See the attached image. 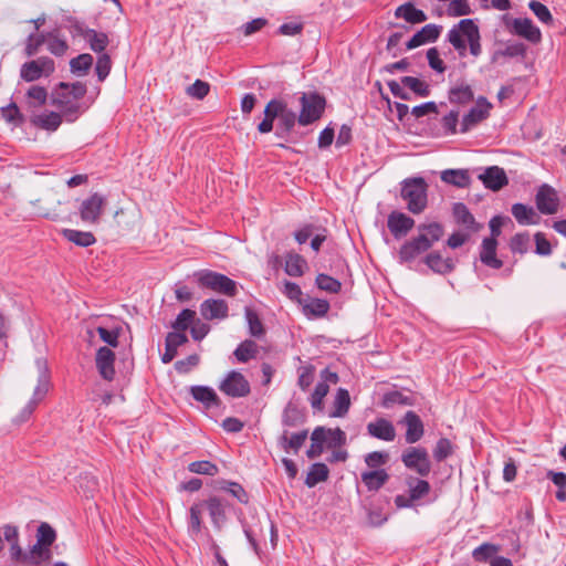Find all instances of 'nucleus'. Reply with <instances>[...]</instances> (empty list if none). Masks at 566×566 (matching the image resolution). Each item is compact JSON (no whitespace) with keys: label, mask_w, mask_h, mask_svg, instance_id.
<instances>
[{"label":"nucleus","mask_w":566,"mask_h":566,"mask_svg":"<svg viewBox=\"0 0 566 566\" xmlns=\"http://www.w3.org/2000/svg\"><path fill=\"white\" fill-rule=\"evenodd\" d=\"M203 512H205V505L202 504V501L193 503L189 509L188 534L191 537L197 536L202 531Z\"/></svg>","instance_id":"72a5a7b5"},{"label":"nucleus","mask_w":566,"mask_h":566,"mask_svg":"<svg viewBox=\"0 0 566 566\" xmlns=\"http://www.w3.org/2000/svg\"><path fill=\"white\" fill-rule=\"evenodd\" d=\"M56 531L49 523L42 522L38 526L35 534L36 543H40L43 546L51 547L53 543L56 541Z\"/></svg>","instance_id":"603ef678"},{"label":"nucleus","mask_w":566,"mask_h":566,"mask_svg":"<svg viewBox=\"0 0 566 566\" xmlns=\"http://www.w3.org/2000/svg\"><path fill=\"white\" fill-rule=\"evenodd\" d=\"M401 462L420 476H428L431 472V461L426 448L408 447L401 453Z\"/></svg>","instance_id":"1a4fd4ad"},{"label":"nucleus","mask_w":566,"mask_h":566,"mask_svg":"<svg viewBox=\"0 0 566 566\" xmlns=\"http://www.w3.org/2000/svg\"><path fill=\"white\" fill-rule=\"evenodd\" d=\"M55 71V63L49 56H41L21 65L20 77L25 82H34L42 76H50Z\"/></svg>","instance_id":"9b49d317"},{"label":"nucleus","mask_w":566,"mask_h":566,"mask_svg":"<svg viewBox=\"0 0 566 566\" xmlns=\"http://www.w3.org/2000/svg\"><path fill=\"white\" fill-rule=\"evenodd\" d=\"M361 482L370 492H377L389 480V474L385 469L364 471L360 474Z\"/></svg>","instance_id":"c85d7f7f"},{"label":"nucleus","mask_w":566,"mask_h":566,"mask_svg":"<svg viewBox=\"0 0 566 566\" xmlns=\"http://www.w3.org/2000/svg\"><path fill=\"white\" fill-rule=\"evenodd\" d=\"M106 205V198L95 192L82 201L80 216L82 221L87 223H97Z\"/></svg>","instance_id":"4468645a"},{"label":"nucleus","mask_w":566,"mask_h":566,"mask_svg":"<svg viewBox=\"0 0 566 566\" xmlns=\"http://www.w3.org/2000/svg\"><path fill=\"white\" fill-rule=\"evenodd\" d=\"M50 389H51L50 374H49L46 365L43 364L41 367V370H40L39 378H38V384L33 390V395H32L31 399L28 401V403L22 408L20 413L17 416L15 422L17 423L27 422L31 418V416L33 415V412L35 411L38 406L44 400V398L46 397Z\"/></svg>","instance_id":"0eeeda50"},{"label":"nucleus","mask_w":566,"mask_h":566,"mask_svg":"<svg viewBox=\"0 0 566 566\" xmlns=\"http://www.w3.org/2000/svg\"><path fill=\"white\" fill-rule=\"evenodd\" d=\"M190 392L195 400L205 403L207 407L219 405L220 400L214 390L210 387L192 386Z\"/></svg>","instance_id":"79ce46f5"},{"label":"nucleus","mask_w":566,"mask_h":566,"mask_svg":"<svg viewBox=\"0 0 566 566\" xmlns=\"http://www.w3.org/2000/svg\"><path fill=\"white\" fill-rule=\"evenodd\" d=\"M350 407V396L347 389L338 388L334 399L332 417H344Z\"/></svg>","instance_id":"09e8293b"},{"label":"nucleus","mask_w":566,"mask_h":566,"mask_svg":"<svg viewBox=\"0 0 566 566\" xmlns=\"http://www.w3.org/2000/svg\"><path fill=\"white\" fill-rule=\"evenodd\" d=\"M505 28L515 35H518L531 43H539L542 32L530 18H511L509 14L503 15Z\"/></svg>","instance_id":"9d476101"},{"label":"nucleus","mask_w":566,"mask_h":566,"mask_svg":"<svg viewBox=\"0 0 566 566\" xmlns=\"http://www.w3.org/2000/svg\"><path fill=\"white\" fill-rule=\"evenodd\" d=\"M449 102L457 105H467L474 99V93L471 85L461 82L449 90Z\"/></svg>","instance_id":"2f4dec72"},{"label":"nucleus","mask_w":566,"mask_h":566,"mask_svg":"<svg viewBox=\"0 0 566 566\" xmlns=\"http://www.w3.org/2000/svg\"><path fill=\"white\" fill-rule=\"evenodd\" d=\"M329 391V386L318 381L310 397V403L314 410H323V400Z\"/></svg>","instance_id":"bf43d9fd"},{"label":"nucleus","mask_w":566,"mask_h":566,"mask_svg":"<svg viewBox=\"0 0 566 566\" xmlns=\"http://www.w3.org/2000/svg\"><path fill=\"white\" fill-rule=\"evenodd\" d=\"M263 113L264 117L258 125V130L261 134L272 132L274 120L277 119L275 135L277 137H286L292 133L297 123L298 115L282 98H272L266 104Z\"/></svg>","instance_id":"f03ea898"},{"label":"nucleus","mask_w":566,"mask_h":566,"mask_svg":"<svg viewBox=\"0 0 566 566\" xmlns=\"http://www.w3.org/2000/svg\"><path fill=\"white\" fill-rule=\"evenodd\" d=\"M389 459L390 455L386 451H373L365 455V463L371 470H378L386 465Z\"/></svg>","instance_id":"052dcab7"},{"label":"nucleus","mask_w":566,"mask_h":566,"mask_svg":"<svg viewBox=\"0 0 566 566\" xmlns=\"http://www.w3.org/2000/svg\"><path fill=\"white\" fill-rule=\"evenodd\" d=\"M535 203L541 213L554 214L559 209L558 193L552 186L543 184L537 189Z\"/></svg>","instance_id":"2eb2a0df"},{"label":"nucleus","mask_w":566,"mask_h":566,"mask_svg":"<svg viewBox=\"0 0 566 566\" xmlns=\"http://www.w3.org/2000/svg\"><path fill=\"white\" fill-rule=\"evenodd\" d=\"M424 263L439 274L450 273L454 265L451 259H443L439 252H431L424 258Z\"/></svg>","instance_id":"c9c22d12"},{"label":"nucleus","mask_w":566,"mask_h":566,"mask_svg":"<svg viewBox=\"0 0 566 566\" xmlns=\"http://www.w3.org/2000/svg\"><path fill=\"white\" fill-rule=\"evenodd\" d=\"M75 30L84 38L85 41H87L92 51L98 54L104 53L109 43V39L106 33L84 28L82 24H76Z\"/></svg>","instance_id":"4be33fe9"},{"label":"nucleus","mask_w":566,"mask_h":566,"mask_svg":"<svg viewBox=\"0 0 566 566\" xmlns=\"http://www.w3.org/2000/svg\"><path fill=\"white\" fill-rule=\"evenodd\" d=\"M316 285L319 290L322 291H325V292H328V293H338L342 289V283L327 275V274H324V273H319L317 276H316Z\"/></svg>","instance_id":"13d9d810"},{"label":"nucleus","mask_w":566,"mask_h":566,"mask_svg":"<svg viewBox=\"0 0 566 566\" xmlns=\"http://www.w3.org/2000/svg\"><path fill=\"white\" fill-rule=\"evenodd\" d=\"M205 511L207 510L211 522L218 531H220L227 521L228 502L220 496H210L202 501Z\"/></svg>","instance_id":"dca6fc26"},{"label":"nucleus","mask_w":566,"mask_h":566,"mask_svg":"<svg viewBox=\"0 0 566 566\" xmlns=\"http://www.w3.org/2000/svg\"><path fill=\"white\" fill-rule=\"evenodd\" d=\"M396 405L399 406H412L413 399L410 396L403 395L401 391L398 390H391L387 391L382 395L381 398V406L384 408H391Z\"/></svg>","instance_id":"c03bdc74"},{"label":"nucleus","mask_w":566,"mask_h":566,"mask_svg":"<svg viewBox=\"0 0 566 566\" xmlns=\"http://www.w3.org/2000/svg\"><path fill=\"white\" fill-rule=\"evenodd\" d=\"M401 84L420 97H428L431 93L430 85L415 76L401 77Z\"/></svg>","instance_id":"8fccbe9b"},{"label":"nucleus","mask_w":566,"mask_h":566,"mask_svg":"<svg viewBox=\"0 0 566 566\" xmlns=\"http://www.w3.org/2000/svg\"><path fill=\"white\" fill-rule=\"evenodd\" d=\"M531 245L530 234L527 232L516 233L510 242V249L513 253L524 254Z\"/></svg>","instance_id":"69168bd1"},{"label":"nucleus","mask_w":566,"mask_h":566,"mask_svg":"<svg viewBox=\"0 0 566 566\" xmlns=\"http://www.w3.org/2000/svg\"><path fill=\"white\" fill-rule=\"evenodd\" d=\"M493 105L484 96L475 99V105L463 116L460 133L464 134L471 130L481 122L485 120L491 113Z\"/></svg>","instance_id":"ddd939ff"},{"label":"nucleus","mask_w":566,"mask_h":566,"mask_svg":"<svg viewBox=\"0 0 566 566\" xmlns=\"http://www.w3.org/2000/svg\"><path fill=\"white\" fill-rule=\"evenodd\" d=\"M452 213L459 224H462L472 231H476L479 229L473 214L464 203L455 202L452 207Z\"/></svg>","instance_id":"e433bc0d"},{"label":"nucleus","mask_w":566,"mask_h":566,"mask_svg":"<svg viewBox=\"0 0 566 566\" xmlns=\"http://www.w3.org/2000/svg\"><path fill=\"white\" fill-rule=\"evenodd\" d=\"M511 212L521 226L538 224L541 221V217L535 209L524 203H514L511 208Z\"/></svg>","instance_id":"a878e982"},{"label":"nucleus","mask_w":566,"mask_h":566,"mask_svg":"<svg viewBox=\"0 0 566 566\" xmlns=\"http://www.w3.org/2000/svg\"><path fill=\"white\" fill-rule=\"evenodd\" d=\"M307 436H308L307 430L298 431L296 433L291 434V437H289L287 431H284L279 439V444L285 452L293 450L294 453H297L298 450L304 444V442L306 441Z\"/></svg>","instance_id":"f704fd0d"},{"label":"nucleus","mask_w":566,"mask_h":566,"mask_svg":"<svg viewBox=\"0 0 566 566\" xmlns=\"http://www.w3.org/2000/svg\"><path fill=\"white\" fill-rule=\"evenodd\" d=\"M44 43V33H31L25 40L24 54L28 57L34 56Z\"/></svg>","instance_id":"680f3d73"},{"label":"nucleus","mask_w":566,"mask_h":566,"mask_svg":"<svg viewBox=\"0 0 566 566\" xmlns=\"http://www.w3.org/2000/svg\"><path fill=\"white\" fill-rule=\"evenodd\" d=\"M259 353V346L254 340L245 339L238 345L234 349L233 355L239 363H248L250 359L256 357Z\"/></svg>","instance_id":"a19ab883"},{"label":"nucleus","mask_w":566,"mask_h":566,"mask_svg":"<svg viewBox=\"0 0 566 566\" xmlns=\"http://www.w3.org/2000/svg\"><path fill=\"white\" fill-rule=\"evenodd\" d=\"M440 35V27L436 24H426L407 42L408 50L416 49L427 42L436 41Z\"/></svg>","instance_id":"393cba45"},{"label":"nucleus","mask_w":566,"mask_h":566,"mask_svg":"<svg viewBox=\"0 0 566 566\" xmlns=\"http://www.w3.org/2000/svg\"><path fill=\"white\" fill-rule=\"evenodd\" d=\"M400 423L406 427L405 440L408 444H413L422 439L424 424L415 411L408 410L400 420Z\"/></svg>","instance_id":"6ab92c4d"},{"label":"nucleus","mask_w":566,"mask_h":566,"mask_svg":"<svg viewBox=\"0 0 566 566\" xmlns=\"http://www.w3.org/2000/svg\"><path fill=\"white\" fill-rule=\"evenodd\" d=\"M244 315L249 326L250 335L256 338L263 337L265 334V328L258 313L253 308L247 306L244 308Z\"/></svg>","instance_id":"a18cd8bd"},{"label":"nucleus","mask_w":566,"mask_h":566,"mask_svg":"<svg viewBox=\"0 0 566 566\" xmlns=\"http://www.w3.org/2000/svg\"><path fill=\"white\" fill-rule=\"evenodd\" d=\"M395 17L403 19L411 24L422 23L428 19L427 14L422 10L417 9L412 2H406L399 6L395 10Z\"/></svg>","instance_id":"7c9ffc66"},{"label":"nucleus","mask_w":566,"mask_h":566,"mask_svg":"<svg viewBox=\"0 0 566 566\" xmlns=\"http://www.w3.org/2000/svg\"><path fill=\"white\" fill-rule=\"evenodd\" d=\"M400 197L413 214L423 212L428 205V184L422 177L406 178L400 182Z\"/></svg>","instance_id":"20e7f679"},{"label":"nucleus","mask_w":566,"mask_h":566,"mask_svg":"<svg viewBox=\"0 0 566 566\" xmlns=\"http://www.w3.org/2000/svg\"><path fill=\"white\" fill-rule=\"evenodd\" d=\"M329 470L324 463H314L312 464L310 472L307 473L305 484L308 488L315 486L319 482H324L328 479Z\"/></svg>","instance_id":"de8ad7c7"},{"label":"nucleus","mask_w":566,"mask_h":566,"mask_svg":"<svg viewBox=\"0 0 566 566\" xmlns=\"http://www.w3.org/2000/svg\"><path fill=\"white\" fill-rule=\"evenodd\" d=\"M500 547L495 544L483 543L472 552V557L475 562L484 563L489 560L492 556L497 554Z\"/></svg>","instance_id":"4d7b16f0"},{"label":"nucleus","mask_w":566,"mask_h":566,"mask_svg":"<svg viewBox=\"0 0 566 566\" xmlns=\"http://www.w3.org/2000/svg\"><path fill=\"white\" fill-rule=\"evenodd\" d=\"M62 234L67 241L82 248L91 247L96 242L94 234L88 231L64 229Z\"/></svg>","instance_id":"ea45409f"},{"label":"nucleus","mask_w":566,"mask_h":566,"mask_svg":"<svg viewBox=\"0 0 566 566\" xmlns=\"http://www.w3.org/2000/svg\"><path fill=\"white\" fill-rule=\"evenodd\" d=\"M189 471L197 474L213 476L219 472L218 467L207 460L191 462L188 467Z\"/></svg>","instance_id":"774afa93"},{"label":"nucleus","mask_w":566,"mask_h":566,"mask_svg":"<svg viewBox=\"0 0 566 566\" xmlns=\"http://www.w3.org/2000/svg\"><path fill=\"white\" fill-rule=\"evenodd\" d=\"M63 116L60 113L55 112H44L42 114L35 115L31 122L34 126L45 129L49 132H55L61 123H62Z\"/></svg>","instance_id":"473e14b6"},{"label":"nucleus","mask_w":566,"mask_h":566,"mask_svg":"<svg viewBox=\"0 0 566 566\" xmlns=\"http://www.w3.org/2000/svg\"><path fill=\"white\" fill-rule=\"evenodd\" d=\"M305 422V413L296 406L289 403L282 415V423L285 427L295 428Z\"/></svg>","instance_id":"37998d69"},{"label":"nucleus","mask_w":566,"mask_h":566,"mask_svg":"<svg viewBox=\"0 0 566 566\" xmlns=\"http://www.w3.org/2000/svg\"><path fill=\"white\" fill-rule=\"evenodd\" d=\"M406 484L409 489V495L411 496V500H413L415 502L423 499L431 491L430 483L423 479L408 476L406 480Z\"/></svg>","instance_id":"58836bf2"},{"label":"nucleus","mask_w":566,"mask_h":566,"mask_svg":"<svg viewBox=\"0 0 566 566\" xmlns=\"http://www.w3.org/2000/svg\"><path fill=\"white\" fill-rule=\"evenodd\" d=\"M432 453L437 462H442L453 453V446L449 439L440 438Z\"/></svg>","instance_id":"0e129e2a"},{"label":"nucleus","mask_w":566,"mask_h":566,"mask_svg":"<svg viewBox=\"0 0 566 566\" xmlns=\"http://www.w3.org/2000/svg\"><path fill=\"white\" fill-rule=\"evenodd\" d=\"M496 247L495 238H485L482 242L480 259L485 265L497 270L502 268L503 262L496 258Z\"/></svg>","instance_id":"cd10ccee"},{"label":"nucleus","mask_w":566,"mask_h":566,"mask_svg":"<svg viewBox=\"0 0 566 566\" xmlns=\"http://www.w3.org/2000/svg\"><path fill=\"white\" fill-rule=\"evenodd\" d=\"M301 111L297 123L308 126L317 122L324 114L326 98L317 92H304L300 97Z\"/></svg>","instance_id":"423d86ee"},{"label":"nucleus","mask_w":566,"mask_h":566,"mask_svg":"<svg viewBox=\"0 0 566 566\" xmlns=\"http://www.w3.org/2000/svg\"><path fill=\"white\" fill-rule=\"evenodd\" d=\"M86 94V86L81 82L72 84L61 82L51 94V103L60 111L63 118L69 122H75L84 112L81 99Z\"/></svg>","instance_id":"f257e3e1"},{"label":"nucleus","mask_w":566,"mask_h":566,"mask_svg":"<svg viewBox=\"0 0 566 566\" xmlns=\"http://www.w3.org/2000/svg\"><path fill=\"white\" fill-rule=\"evenodd\" d=\"M115 353L107 346H102L95 355V365L101 377L107 381L115 378Z\"/></svg>","instance_id":"a211bd4d"},{"label":"nucleus","mask_w":566,"mask_h":566,"mask_svg":"<svg viewBox=\"0 0 566 566\" xmlns=\"http://www.w3.org/2000/svg\"><path fill=\"white\" fill-rule=\"evenodd\" d=\"M52 559L51 547L43 546L36 543L31 546L28 552V564L27 566H40L43 563H48Z\"/></svg>","instance_id":"4c0bfd02"},{"label":"nucleus","mask_w":566,"mask_h":566,"mask_svg":"<svg viewBox=\"0 0 566 566\" xmlns=\"http://www.w3.org/2000/svg\"><path fill=\"white\" fill-rule=\"evenodd\" d=\"M418 235L407 240L398 251L400 263H411L429 251L443 237V227L439 222L421 223Z\"/></svg>","instance_id":"7ed1b4c3"},{"label":"nucleus","mask_w":566,"mask_h":566,"mask_svg":"<svg viewBox=\"0 0 566 566\" xmlns=\"http://www.w3.org/2000/svg\"><path fill=\"white\" fill-rule=\"evenodd\" d=\"M485 188L499 191L509 184L507 176L503 168L492 166L485 169L483 174L479 176Z\"/></svg>","instance_id":"5701e85b"},{"label":"nucleus","mask_w":566,"mask_h":566,"mask_svg":"<svg viewBox=\"0 0 566 566\" xmlns=\"http://www.w3.org/2000/svg\"><path fill=\"white\" fill-rule=\"evenodd\" d=\"M528 8L542 23L552 24L554 22V18L549 9L542 2L532 0L528 3Z\"/></svg>","instance_id":"338daca9"},{"label":"nucleus","mask_w":566,"mask_h":566,"mask_svg":"<svg viewBox=\"0 0 566 566\" xmlns=\"http://www.w3.org/2000/svg\"><path fill=\"white\" fill-rule=\"evenodd\" d=\"M220 391L231 398L247 397L251 392L250 382L243 374L231 370L219 385Z\"/></svg>","instance_id":"f8f14e48"},{"label":"nucleus","mask_w":566,"mask_h":566,"mask_svg":"<svg viewBox=\"0 0 566 566\" xmlns=\"http://www.w3.org/2000/svg\"><path fill=\"white\" fill-rule=\"evenodd\" d=\"M196 321V312L190 308L182 310L176 321L172 323V328L175 331H181L185 332L188 329V327Z\"/></svg>","instance_id":"e2e57ef3"},{"label":"nucleus","mask_w":566,"mask_h":566,"mask_svg":"<svg viewBox=\"0 0 566 566\" xmlns=\"http://www.w3.org/2000/svg\"><path fill=\"white\" fill-rule=\"evenodd\" d=\"M306 266L305 259L297 253H289L285 260V272L290 276H302Z\"/></svg>","instance_id":"49530a36"},{"label":"nucleus","mask_w":566,"mask_h":566,"mask_svg":"<svg viewBox=\"0 0 566 566\" xmlns=\"http://www.w3.org/2000/svg\"><path fill=\"white\" fill-rule=\"evenodd\" d=\"M459 25L469 42L471 54L478 56L481 53L479 27L472 19H463L459 22Z\"/></svg>","instance_id":"b1692460"},{"label":"nucleus","mask_w":566,"mask_h":566,"mask_svg":"<svg viewBox=\"0 0 566 566\" xmlns=\"http://www.w3.org/2000/svg\"><path fill=\"white\" fill-rule=\"evenodd\" d=\"M193 276L202 289H208L229 297H234L238 294V283L222 273L212 270H200L195 272Z\"/></svg>","instance_id":"39448f33"},{"label":"nucleus","mask_w":566,"mask_h":566,"mask_svg":"<svg viewBox=\"0 0 566 566\" xmlns=\"http://www.w3.org/2000/svg\"><path fill=\"white\" fill-rule=\"evenodd\" d=\"M27 99L31 107H41L48 101V91L45 87L40 85H32L27 91Z\"/></svg>","instance_id":"864d4df0"},{"label":"nucleus","mask_w":566,"mask_h":566,"mask_svg":"<svg viewBox=\"0 0 566 566\" xmlns=\"http://www.w3.org/2000/svg\"><path fill=\"white\" fill-rule=\"evenodd\" d=\"M366 430L367 434L371 438L385 442H392L397 436L394 423L384 417H378L375 420L368 422Z\"/></svg>","instance_id":"f3484780"},{"label":"nucleus","mask_w":566,"mask_h":566,"mask_svg":"<svg viewBox=\"0 0 566 566\" xmlns=\"http://www.w3.org/2000/svg\"><path fill=\"white\" fill-rule=\"evenodd\" d=\"M440 179L457 188H468L471 184V177L468 169H446L440 172Z\"/></svg>","instance_id":"c756f323"},{"label":"nucleus","mask_w":566,"mask_h":566,"mask_svg":"<svg viewBox=\"0 0 566 566\" xmlns=\"http://www.w3.org/2000/svg\"><path fill=\"white\" fill-rule=\"evenodd\" d=\"M387 227L396 239H400L415 227V220L406 213L395 210L388 216Z\"/></svg>","instance_id":"412c9836"},{"label":"nucleus","mask_w":566,"mask_h":566,"mask_svg":"<svg viewBox=\"0 0 566 566\" xmlns=\"http://www.w3.org/2000/svg\"><path fill=\"white\" fill-rule=\"evenodd\" d=\"M93 64V56L88 53L80 54L70 61L71 72L77 75H84Z\"/></svg>","instance_id":"5fc2aeb1"},{"label":"nucleus","mask_w":566,"mask_h":566,"mask_svg":"<svg viewBox=\"0 0 566 566\" xmlns=\"http://www.w3.org/2000/svg\"><path fill=\"white\" fill-rule=\"evenodd\" d=\"M0 116L7 123L20 126L23 123V116L15 103H10L7 106L0 108Z\"/></svg>","instance_id":"6e6d98bb"},{"label":"nucleus","mask_w":566,"mask_h":566,"mask_svg":"<svg viewBox=\"0 0 566 566\" xmlns=\"http://www.w3.org/2000/svg\"><path fill=\"white\" fill-rule=\"evenodd\" d=\"M302 305L303 314L308 318L324 317L329 311V303L323 298L306 297Z\"/></svg>","instance_id":"bb28decb"},{"label":"nucleus","mask_w":566,"mask_h":566,"mask_svg":"<svg viewBox=\"0 0 566 566\" xmlns=\"http://www.w3.org/2000/svg\"><path fill=\"white\" fill-rule=\"evenodd\" d=\"M50 389H51L50 374H49L46 365L43 364L41 367V370H40L39 378H38V384L33 390V395H32L31 399L28 401V403L22 408L20 413L17 416L15 422L17 423L27 422L31 418V416L33 415V412L35 411L38 406L44 400V398L46 397Z\"/></svg>","instance_id":"6e6552de"},{"label":"nucleus","mask_w":566,"mask_h":566,"mask_svg":"<svg viewBox=\"0 0 566 566\" xmlns=\"http://www.w3.org/2000/svg\"><path fill=\"white\" fill-rule=\"evenodd\" d=\"M200 314L206 321H222L229 316V305L222 298H207L200 304Z\"/></svg>","instance_id":"aec40b11"},{"label":"nucleus","mask_w":566,"mask_h":566,"mask_svg":"<svg viewBox=\"0 0 566 566\" xmlns=\"http://www.w3.org/2000/svg\"><path fill=\"white\" fill-rule=\"evenodd\" d=\"M45 44L50 53L55 56H63L69 50L66 41L53 32L45 34Z\"/></svg>","instance_id":"3c124183"}]
</instances>
